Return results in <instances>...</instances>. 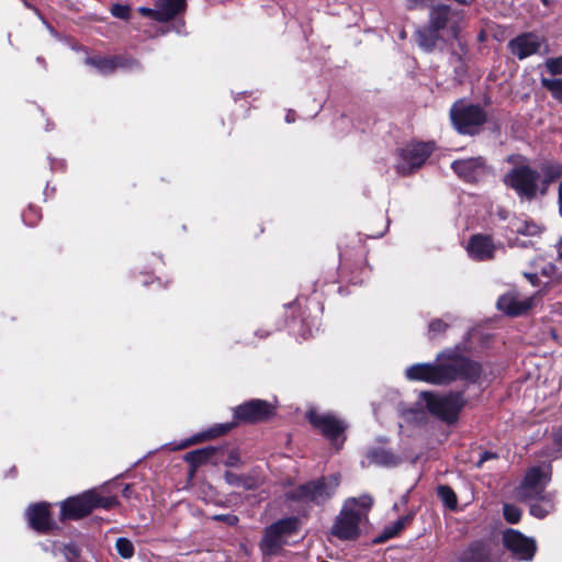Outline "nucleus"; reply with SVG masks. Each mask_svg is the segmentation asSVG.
I'll use <instances>...</instances> for the list:
<instances>
[{
  "mask_svg": "<svg viewBox=\"0 0 562 562\" xmlns=\"http://www.w3.org/2000/svg\"><path fill=\"white\" fill-rule=\"evenodd\" d=\"M434 143H412L402 148L395 168L401 175H408L420 168L434 151Z\"/></svg>",
  "mask_w": 562,
  "mask_h": 562,
  "instance_id": "6e6552de",
  "label": "nucleus"
},
{
  "mask_svg": "<svg viewBox=\"0 0 562 562\" xmlns=\"http://www.w3.org/2000/svg\"><path fill=\"white\" fill-rule=\"evenodd\" d=\"M273 414V406L263 400H251L235 408L234 417L244 423L266 420Z\"/></svg>",
  "mask_w": 562,
  "mask_h": 562,
  "instance_id": "f8f14e48",
  "label": "nucleus"
},
{
  "mask_svg": "<svg viewBox=\"0 0 562 562\" xmlns=\"http://www.w3.org/2000/svg\"><path fill=\"white\" fill-rule=\"evenodd\" d=\"M504 517L509 524H516L520 519L521 512L515 505L506 504L503 508Z\"/></svg>",
  "mask_w": 562,
  "mask_h": 562,
  "instance_id": "f704fd0d",
  "label": "nucleus"
},
{
  "mask_svg": "<svg viewBox=\"0 0 562 562\" xmlns=\"http://www.w3.org/2000/svg\"><path fill=\"white\" fill-rule=\"evenodd\" d=\"M544 3H547V0H542Z\"/></svg>",
  "mask_w": 562,
  "mask_h": 562,
  "instance_id": "8fccbe9b",
  "label": "nucleus"
},
{
  "mask_svg": "<svg viewBox=\"0 0 562 562\" xmlns=\"http://www.w3.org/2000/svg\"><path fill=\"white\" fill-rule=\"evenodd\" d=\"M551 470L549 467L540 468L535 467L531 468L525 475L524 481L517 490L518 498L532 502V499H537L540 496H546L544 488L550 481Z\"/></svg>",
  "mask_w": 562,
  "mask_h": 562,
  "instance_id": "9d476101",
  "label": "nucleus"
},
{
  "mask_svg": "<svg viewBox=\"0 0 562 562\" xmlns=\"http://www.w3.org/2000/svg\"><path fill=\"white\" fill-rule=\"evenodd\" d=\"M450 8L448 5H437L430 11L429 26L437 31L442 30L449 20Z\"/></svg>",
  "mask_w": 562,
  "mask_h": 562,
  "instance_id": "cd10ccee",
  "label": "nucleus"
},
{
  "mask_svg": "<svg viewBox=\"0 0 562 562\" xmlns=\"http://www.w3.org/2000/svg\"><path fill=\"white\" fill-rule=\"evenodd\" d=\"M285 120H286V122H288V123L293 122V121H294V115H293V113H292V112H289V113L286 114V116H285Z\"/></svg>",
  "mask_w": 562,
  "mask_h": 562,
  "instance_id": "49530a36",
  "label": "nucleus"
},
{
  "mask_svg": "<svg viewBox=\"0 0 562 562\" xmlns=\"http://www.w3.org/2000/svg\"><path fill=\"white\" fill-rule=\"evenodd\" d=\"M63 519H79L93 510L92 492L70 497L60 505Z\"/></svg>",
  "mask_w": 562,
  "mask_h": 562,
  "instance_id": "ddd939ff",
  "label": "nucleus"
},
{
  "mask_svg": "<svg viewBox=\"0 0 562 562\" xmlns=\"http://www.w3.org/2000/svg\"><path fill=\"white\" fill-rule=\"evenodd\" d=\"M437 494L447 507L450 509H454L457 507V496L449 486L440 485L437 488Z\"/></svg>",
  "mask_w": 562,
  "mask_h": 562,
  "instance_id": "2f4dec72",
  "label": "nucleus"
},
{
  "mask_svg": "<svg viewBox=\"0 0 562 562\" xmlns=\"http://www.w3.org/2000/svg\"><path fill=\"white\" fill-rule=\"evenodd\" d=\"M508 160L515 165L504 175V184L513 189L521 200L532 201L544 196V187L540 182L539 170L532 168L522 157H518L517 161H514L513 157Z\"/></svg>",
  "mask_w": 562,
  "mask_h": 562,
  "instance_id": "7ed1b4c3",
  "label": "nucleus"
},
{
  "mask_svg": "<svg viewBox=\"0 0 562 562\" xmlns=\"http://www.w3.org/2000/svg\"><path fill=\"white\" fill-rule=\"evenodd\" d=\"M447 327V324H445L440 319H436V321H432L430 324H429V331L431 334H438V333H441L446 329Z\"/></svg>",
  "mask_w": 562,
  "mask_h": 562,
  "instance_id": "58836bf2",
  "label": "nucleus"
},
{
  "mask_svg": "<svg viewBox=\"0 0 562 562\" xmlns=\"http://www.w3.org/2000/svg\"><path fill=\"white\" fill-rule=\"evenodd\" d=\"M297 528V518L290 517L278 520L266 528L260 549L265 554H277L286 544L288 538L296 533Z\"/></svg>",
  "mask_w": 562,
  "mask_h": 562,
  "instance_id": "423d86ee",
  "label": "nucleus"
},
{
  "mask_svg": "<svg viewBox=\"0 0 562 562\" xmlns=\"http://www.w3.org/2000/svg\"><path fill=\"white\" fill-rule=\"evenodd\" d=\"M543 40L533 33H524L508 43L510 53L519 59H525L540 52Z\"/></svg>",
  "mask_w": 562,
  "mask_h": 562,
  "instance_id": "2eb2a0df",
  "label": "nucleus"
},
{
  "mask_svg": "<svg viewBox=\"0 0 562 562\" xmlns=\"http://www.w3.org/2000/svg\"><path fill=\"white\" fill-rule=\"evenodd\" d=\"M557 251H558L559 258L562 259V239L557 245Z\"/></svg>",
  "mask_w": 562,
  "mask_h": 562,
  "instance_id": "a18cd8bd",
  "label": "nucleus"
},
{
  "mask_svg": "<svg viewBox=\"0 0 562 562\" xmlns=\"http://www.w3.org/2000/svg\"><path fill=\"white\" fill-rule=\"evenodd\" d=\"M372 504V497L369 495L347 499L331 526V535L340 540L357 539L368 522V513Z\"/></svg>",
  "mask_w": 562,
  "mask_h": 562,
  "instance_id": "f03ea898",
  "label": "nucleus"
},
{
  "mask_svg": "<svg viewBox=\"0 0 562 562\" xmlns=\"http://www.w3.org/2000/svg\"><path fill=\"white\" fill-rule=\"evenodd\" d=\"M546 67L552 75L562 74V58H549Z\"/></svg>",
  "mask_w": 562,
  "mask_h": 562,
  "instance_id": "e433bc0d",
  "label": "nucleus"
},
{
  "mask_svg": "<svg viewBox=\"0 0 562 562\" xmlns=\"http://www.w3.org/2000/svg\"><path fill=\"white\" fill-rule=\"evenodd\" d=\"M451 168L458 177L469 182L479 181L487 173V167L482 157L456 160L451 164Z\"/></svg>",
  "mask_w": 562,
  "mask_h": 562,
  "instance_id": "4468645a",
  "label": "nucleus"
},
{
  "mask_svg": "<svg viewBox=\"0 0 562 562\" xmlns=\"http://www.w3.org/2000/svg\"><path fill=\"white\" fill-rule=\"evenodd\" d=\"M490 552L484 543L470 544L459 557L460 562H488Z\"/></svg>",
  "mask_w": 562,
  "mask_h": 562,
  "instance_id": "4be33fe9",
  "label": "nucleus"
},
{
  "mask_svg": "<svg viewBox=\"0 0 562 562\" xmlns=\"http://www.w3.org/2000/svg\"><path fill=\"white\" fill-rule=\"evenodd\" d=\"M507 229L512 234L525 235V236H536L541 233V227L535 222L521 220V218H513L509 222Z\"/></svg>",
  "mask_w": 562,
  "mask_h": 562,
  "instance_id": "5701e85b",
  "label": "nucleus"
},
{
  "mask_svg": "<svg viewBox=\"0 0 562 562\" xmlns=\"http://www.w3.org/2000/svg\"><path fill=\"white\" fill-rule=\"evenodd\" d=\"M225 480L229 485L239 486L243 481V476L235 474L233 472L225 473Z\"/></svg>",
  "mask_w": 562,
  "mask_h": 562,
  "instance_id": "ea45409f",
  "label": "nucleus"
},
{
  "mask_svg": "<svg viewBox=\"0 0 562 562\" xmlns=\"http://www.w3.org/2000/svg\"><path fill=\"white\" fill-rule=\"evenodd\" d=\"M339 481L338 474L322 477L317 481L300 485L288 493L286 498L303 504H322L331 497L339 485Z\"/></svg>",
  "mask_w": 562,
  "mask_h": 562,
  "instance_id": "20e7f679",
  "label": "nucleus"
},
{
  "mask_svg": "<svg viewBox=\"0 0 562 562\" xmlns=\"http://www.w3.org/2000/svg\"><path fill=\"white\" fill-rule=\"evenodd\" d=\"M554 509V503L550 495L540 496L530 502V514L537 518H544Z\"/></svg>",
  "mask_w": 562,
  "mask_h": 562,
  "instance_id": "393cba45",
  "label": "nucleus"
},
{
  "mask_svg": "<svg viewBox=\"0 0 562 562\" xmlns=\"http://www.w3.org/2000/svg\"><path fill=\"white\" fill-rule=\"evenodd\" d=\"M92 492V498H93V509L94 508H104L110 509L114 507L117 504V501L113 496H102L99 495L95 491Z\"/></svg>",
  "mask_w": 562,
  "mask_h": 562,
  "instance_id": "72a5a7b5",
  "label": "nucleus"
},
{
  "mask_svg": "<svg viewBox=\"0 0 562 562\" xmlns=\"http://www.w3.org/2000/svg\"><path fill=\"white\" fill-rule=\"evenodd\" d=\"M406 521V517H401L391 526L385 527L382 533L375 539V542H383L398 535L403 530Z\"/></svg>",
  "mask_w": 562,
  "mask_h": 562,
  "instance_id": "c756f323",
  "label": "nucleus"
},
{
  "mask_svg": "<svg viewBox=\"0 0 562 562\" xmlns=\"http://www.w3.org/2000/svg\"><path fill=\"white\" fill-rule=\"evenodd\" d=\"M372 462L383 467H395L400 463V458L386 449H374L369 453Z\"/></svg>",
  "mask_w": 562,
  "mask_h": 562,
  "instance_id": "bb28decb",
  "label": "nucleus"
},
{
  "mask_svg": "<svg viewBox=\"0 0 562 562\" xmlns=\"http://www.w3.org/2000/svg\"><path fill=\"white\" fill-rule=\"evenodd\" d=\"M138 12L145 16H149V18H153L155 20L158 21V8L156 7V9H149V8H146V7H140L138 8Z\"/></svg>",
  "mask_w": 562,
  "mask_h": 562,
  "instance_id": "a19ab883",
  "label": "nucleus"
},
{
  "mask_svg": "<svg viewBox=\"0 0 562 562\" xmlns=\"http://www.w3.org/2000/svg\"><path fill=\"white\" fill-rule=\"evenodd\" d=\"M503 543L516 559L522 561H531L537 550L536 541L532 538H528L514 529L504 532Z\"/></svg>",
  "mask_w": 562,
  "mask_h": 562,
  "instance_id": "9b49d317",
  "label": "nucleus"
},
{
  "mask_svg": "<svg viewBox=\"0 0 562 562\" xmlns=\"http://www.w3.org/2000/svg\"><path fill=\"white\" fill-rule=\"evenodd\" d=\"M481 373V366L454 353H442L432 363H416L405 371L412 381L445 384L457 379L475 382Z\"/></svg>",
  "mask_w": 562,
  "mask_h": 562,
  "instance_id": "f257e3e1",
  "label": "nucleus"
},
{
  "mask_svg": "<svg viewBox=\"0 0 562 562\" xmlns=\"http://www.w3.org/2000/svg\"><path fill=\"white\" fill-rule=\"evenodd\" d=\"M115 549L123 559H131L135 552L133 542L124 537L116 539Z\"/></svg>",
  "mask_w": 562,
  "mask_h": 562,
  "instance_id": "7c9ffc66",
  "label": "nucleus"
},
{
  "mask_svg": "<svg viewBox=\"0 0 562 562\" xmlns=\"http://www.w3.org/2000/svg\"><path fill=\"white\" fill-rule=\"evenodd\" d=\"M215 452L212 447L198 449L186 454L184 460L193 467H199L206 462Z\"/></svg>",
  "mask_w": 562,
  "mask_h": 562,
  "instance_id": "c85d7f7f",
  "label": "nucleus"
},
{
  "mask_svg": "<svg viewBox=\"0 0 562 562\" xmlns=\"http://www.w3.org/2000/svg\"><path fill=\"white\" fill-rule=\"evenodd\" d=\"M86 63L95 67V69L101 74H110L115 70L117 67H130L127 60L123 57H91L87 58Z\"/></svg>",
  "mask_w": 562,
  "mask_h": 562,
  "instance_id": "aec40b11",
  "label": "nucleus"
},
{
  "mask_svg": "<svg viewBox=\"0 0 562 562\" xmlns=\"http://www.w3.org/2000/svg\"><path fill=\"white\" fill-rule=\"evenodd\" d=\"M558 205H559V214L562 217V181L559 183V188H558Z\"/></svg>",
  "mask_w": 562,
  "mask_h": 562,
  "instance_id": "37998d69",
  "label": "nucleus"
},
{
  "mask_svg": "<svg viewBox=\"0 0 562 562\" xmlns=\"http://www.w3.org/2000/svg\"><path fill=\"white\" fill-rule=\"evenodd\" d=\"M506 237H507V239H508L509 245H510V246H513L514 244L512 243L510 237H509L508 235H507Z\"/></svg>",
  "mask_w": 562,
  "mask_h": 562,
  "instance_id": "09e8293b",
  "label": "nucleus"
},
{
  "mask_svg": "<svg viewBox=\"0 0 562 562\" xmlns=\"http://www.w3.org/2000/svg\"><path fill=\"white\" fill-rule=\"evenodd\" d=\"M307 417L313 427L321 431L331 445L337 449L342 446L345 441L344 431L347 428L344 420L333 414H321L316 411H310Z\"/></svg>",
  "mask_w": 562,
  "mask_h": 562,
  "instance_id": "1a4fd4ad",
  "label": "nucleus"
},
{
  "mask_svg": "<svg viewBox=\"0 0 562 562\" xmlns=\"http://www.w3.org/2000/svg\"><path fill=\"white\" fill-rule=\"evenodd\" d=\"M541 83L554 98L562 100V78H542Z\"/></svg>",
  "mask_w": 562,
  "mask_h": 562,
  "instance_id": "473e14b6",
  "label": "nucleus"
},
{
  "mask_svg": "<svg viewBox=\"0 0 562 562\" xmlns=\"http://www.w3.org/2000/svg\"><path fill=\"white\" fill-rule=\"evenodd\" d=\"M540 172V182L544 187V195L548 193L549 186L562 177V166L558 164L544 165Z\"/></svg>",
  "mask_w": 562,
  "mask_h": 562,
  "instance_id": "a878e982",
  "label": "nucleus"
},
{
  "mask_svg": "<svg viewBox=\"0 0 562 562\" xmlns=\"http://www.w3.org/2000/svg\"><path fill=\"white\" fill-rule=\"evenodd\" d=\"M450 117L453 126L462 134H475L486 121L484 110L476 104L460 100L450 110Z\"/></svg>",
  "mask_w": 562,
  "mask_h": 562,
  "instance_id": "39448f33",
  "label": "nucleus"
},
{
  "mask_svg": "<svg viewBox=\"0 0 562 562\" xmlns=\"http://www.w3.org/2000/svg\"><path fill=\"white\" fill-rule=\"evenodd\" d=\"M232 427L233 426L231 424H218L203 432L196 434V435L192 436L191 438L183 440L181 443H179L173 449H184L189 446L220 437V436L228 432L232 429Z\"/></svg>",
  "mask_w": 562,
  "mask_h": 562,
  "instance_id": "6ab92c4d",
  "label": "nucleus"
},
{
  "mask_svg": "<svg viewBox=\"0 0 562 562\" xmlns=\"http://www.w3.org/2000/svg\"><path fill=\"white\" fill-rule=\"evenodd\" d=\"M256 485H257V483L252 479L243 476V481L240 482L239 486H243V487L249 490V488L256 487Z\"/></svg>",
  "mask_w": 562,
  "mask_h": 562,
  "instance_id": "79ce46f5",
  "label": "nucleus"
},
{
  "mask_svg": "<svg viewBox=\"0 0 562 562\" xmlns=\"http://www.w3.org/2000/svg\"><path fill=\"white\" fill-rule=\"evenodd\" d=\"M156 7L158 21L165 22L184 11L186 0H157Z\"/></svg>",
  "mask_w": 562,
  "mask_h": 562,
  "instance_id": "412c9836",
  "label": "nucleus"
},
{
  "mask_svg": "<svg viewBox=\"0 0 562 562\" xmlns=\"http://www.w3.org/2000/svg\"><path fill=\"white\" fill-rule=\"evenodd\" d=\"M26 517L29 525L38 532H48L54 527L47 504L42 503L30 506Z\"/></svg>",
  "mask_w": 562,
  "mask_h": 562,
  "instance_id": "f3484780",
  "label": "nucleus"
},
{
  "mask_svg": "<svg viewBox=\"0 0 562 562\" xmlns=\"http://www.w3.org/2000/svg\"><path fill=\"white\" fill-rule=\"evenodd\" d=\"M427 409L435 416L447 423H453L463 406L460 394L440 395L430 392L422 394Z\"/></svg>",
  "mask_w": 562,
  "mask_h": 562,
  "instance_id": "0eeeda50",
  "label": "nucleus"
},
{
  "mask_svg": "<svg viewBox=\"0 0 562 562\" xmlns=\"http://www.w3.org/2000/svg\"><path fill=\"white\" fill-rule=\"evenodd\" d=\"M130 7L122 4H113L111 8V13L115 18L127 20L130 18Z\"/></svg>",
  "mask_w": 562,
  "mask_h": 562,
  "instance_id": "c9c22d12",
  "label": "nucleus"
},
{
  "mask_svg": "<svg viewBox=\"0 0 562 562\" xmlns=\"http://www.w3.org/2000/svg\"><path fill=\"white\" fill-rule=\"evenodd\" d=\"M535 305L533 296H521L517 293H506L497 300V308L508 316H519Z\"/></svg>",
  "mask_w": 562,
  "mask_h": 562,
  "instance_id": "dca6fc26",
  "label": "nucleus"
},
{
  "mask_svg": "<svg viewBox=\"0 0 562 562\" xmlns=\"http://www.w3.org/2000/svg\"><path fill=\"white\" fill-rule=\"evenodd\" d=\"M493 454L492 453H488V452H484L479 461V465H481V463H483L484 461H486L487 459L492 458Z\"/></svg>",
  "mask_w": 562,
  "mask_h": 562,
  "instance_id": "c03bdc74",
  "label": "nucleus"
},
{
  "mask_svg": "<svg viewBox=\"0 0 562 562\" xmlns=\"http://www.w3.org/2000/svg\"><path fill=\"white\" fill-rule=\"evenodd\" d=\"M468 254L475 260H487L493 258L495 245L491 237L484 235H474L467 246Z\"/></svg>",
  "mask_w": 562,
  "mask_h": 562,
  "instance_id": "a211bd4d",
  "label": "nucleus"
},
{
  "mask_svg": "<svg viewBox=\"0 0 562 562\" xmlns=\"http://www.w3.org/2000/svg\"><path fill=\"white\" fill-rule=\"evenodd\" d=\"M526 277L531 281V283H535L536 276H533V274H526Z\"/></svg>",
  "mask_w": 562,
  "mask_h": 562,
  "instance_id": "de8ad7c7",
  "label": "nucleus"
},
{
  "mask_svg": "<svg viewBox=\"0 0 562 562\" xmlns=\"http://www.w3.org/2000/svg\"><path fill=\"white\" fill-rule=\"evenodd\" d=\"M63 553L66 557V559L68 560V562H72L74 559L78 557L79 549L77 546L69 543V544L64 546Z\"/></svg>",
  "mask_w": 562,
  "mask_h": 562,
  "instance_id": "4c0bfd02",
  "label": "nucleus"
},
{
  "mask_svg": "<svg viewBox=\"0 0 562 562\" xmlns=\"http://www.w3.org/2000/svg\"><path fill=\"white\" fill-rule=\"evenodd\" d=\"M438 32L429 25L418 30L416 36L419 47L427 52L432 50L439 40Z\"/></svg>",
  "mask_w": 562,
  "mask_h": 562,
  "instance_id": "b1692460",
  "label": "nucleus"
}]
</instances>
